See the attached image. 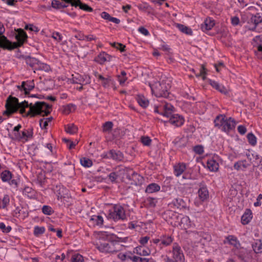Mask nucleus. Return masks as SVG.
Here are the masks:
<instances>
[{"label":"nucleus","instance_id":"nucleus-1","mask_svg":"<svg viewBox=\"0 0 262 262\" xmlns=\"http://www.w3.org/2000/svg\"><path fill=\"white\" fill-rule=\"evenodd\" d=\"M5 107L6 110L4 114L8 116L19 110L24 117H34L36 116H48L51 112V106L45 102L37 101L33 104L29 100H25L21 103L15 97L9 96L7 99Z\"/></svg>","mask_w":262,"mask_h":262},{"label":"nucleus","instance_id":"nucleus-2","mask_svg":"<svg viewBox=\"0 0 262 262\" xmlns=\"http://www.w3.org/2000/svg\"><path fill=\"white\" fill-rule=\"evenodd\" d=\"M173 107L170 104L161 101L159 104L155 105L154 111L164 117L169 118V122L176 126H180L183 124L184 118L178 114H172Z\"/></svg>","mask_w":262,"mask_h":262},{"label":"nucleus","instance_id":"nucleus-3","mask_svg":"<svg viewBox=\"0 0 262 262\" xmlns=\"http://www.w3.org/2000/svg\"><path fill=\"white\" fill-rule=\"evenodd\" d=\"M214 124L222 131L228 133L234 128L235 122L231 117L227 118L225 115H221L216 117Z\"/></svg>","mask_w":262,"mask_h":262},{"label":"nucleus","instance_id":"nucleus-4","mask_svg":"<svg viewBox=\"0 0 262 262\" xmlns=\"http://www.w3.org/2000/svg\"><path fill=\"white\" fill-rule=\"evenodd\" d=\"M152 93L157 97L167 98L169 96V90L170 85L165 81H157L150 84Z\"/></svg>","mask_w":262,"mask_h":262},{"label":"nucleus","instance_id":"nucleus-5","mask_svg":"<svg viewBox=\"0 0 262 262\" xmlns=\"http://www.w3.org/2000/svg\"><path fill=\"white\" fill-rule=\"evenodd\" d=\"M107 217L114 221H123L126 217L124 208L120 205H115L110 209Z\"/></svg>","mask_w":262,"mask_h":262},{"label":"nucleus","instance_id":"nucleus-6","mask_svg":"<svg viewBox=\"0 0 262 262\" xmlns=\"http://www.w3.org/2000/svg\"><path fill=\"white\" fill-rule=\"evenodd\" d=\"M125 169L127 172L126 178L128 180L133 181L136 185H141L143 183L144 181L143 177L138 173L133 171L132 169L126 167Z\"/></svg>","mask_w":262,"mask_h":262},{"label":"nucleus","instance_id":"nucleus-7","mask_svg":"<svg viewBox=\"0 0 262 262\" xmlns=\"http://www.w3.org/2000/svg\"><path fill=\"white\" fill-rule=\"evenodd\" d=\"M70 81L73 83L79 84L80 85H84L90 83L91 82L90 77L87 75H81L78 73L73 74Z\"/></svg>","mask_w":262,"mask_h":262},{"label":"nucleus","instance_id":"nucleus-8","mask_svg":"<svg viewBox=\"0 0 262 262\" xmlns=\"http://www.w3.org/2000/svg\"><path fill=\"white\" fill-rule=\"evenodd\" d=\"M172 258L177 262H184V255L181 247L178 243H174L172 246Z\"/></svg>","mask_w":262,"mask_h":262},{"label":"nucleus","instance_id":"nucleus-9","mask_svg":"<svg viewBox=\"0 0 262 262\" xmlns=\"http://www.w3.org/2000/svg\"><path fill=\"white\" fill-rule=\"evenodd\" d=\"M15 38L17 40V42L14 43L13 46L12 45V47H13L12 49L21 46L27 40L28 36L24 30L21 29H18Z\"/></svg>","mask_w":262,"mask_h":262},{"label":"nucleus","instance_id":"nucleus-10","mask_svg":"<svg viewBox=\"0 0 262 262\" xmlns=\"http://www.w3.org/2000/svg\"><path fill=\"white\" fill-rule=\"evenodd\" d=\"M35 85L33 80L32 81H23L21 83L20 86H18V88L20 89V87L23 89V90L25 92V94L26 95H28V99H30L31 98H36V95H30L29 94V92L33 90L34 88Z\"/></svg>","mask_w":262,"mask_h":262},{"label":"nucleus","instance_id":"nucleus-11","mask_svg":"<svg viewBox=\"0 0 262 262\" xmlns=\"http://www.w3.org/2000/svg\"><path fill=\"white\" fill-rule=\"evenodd\" d=\"M33 137V132L32 129H24L19 133H16L15 137H12V139L18 141H27L29 139Z\"/></svg>","mask_w":262,"mask_h":262},{"label":"nucleus","instance_id":"nucleus-12","mask_svg":"<svg viewBox=\"0 0 262 262\" xmlns=\"http://www.w3.org/2000/svg\"><path fill=\"white\" fill-rule=\"evenodd\" d=\"M200 188L198 190V195L202 201L206 200L209 198V192L206 185L203 182L199 185Z\"/></svg>","mask_w":262,"mask_h":262},{"label":"nucleus","instance_id":"nucleus-13","mask_svg":"<svg viewBox=\"0 0 262 262\" xmlns=\"http://www.w3.org/2000/svg\"><path fill=\"white\" fill-rule=\"evenodd\" d=\"M224 244H228L233 246V249H238L241 244L237 238L234 235H230L226 237L224 241Z\"/></svg>","mask_w":262,"mask_h":262},{"label":"nucleus","instance_id":"nucleus-14","mask_svg":"<svg viewBox=\"0 0 262 262\" xmlns=\"http://www.w3.org/2000/svg\"><path fill=\"white\" fill-rule=\"evenodd\" d=\"M162 217L166 221L172 220L177 222V220H179L180 215L176 212L168 210L162 214Z\"/></svg>","mask_w":262,"mask_h":262},{"label":"nucleus","instance_id":"nucleus-15","mask_svg":"<svg viewBox=\"0 0 262 262\" xmlns=\"http://www.w3.org/2000/svg\"><path fill=\"white\" fill-rule=\"evenodd\" d=\"M160 240L161 243L159 246L162 248L163 246L167 247L171 245L173 241V238L170 235L162 234L160 236Z\"/></svg>","mask_w":262,"mask_h":262},{"label":"nucleus","instance_id":"nucleus-16","mask_svg":"<svg viewBox=\"0 0 262 262\" xmlns=\"http://www.w3.org/2000/svg\"><path fill=\"white\" fill-rule=\"evenodd\" d=\"M107 157L116 161H121L123 159V155L120 151L111 150L107 154Z\"/></svg>","mask_w":262,"mask_h":262},{"label":"nucleus","instance_id":"nucleus-17","mask_svg":"<svg viewBox=\"0 0 262 262\" xmlns=\"http://www.w3.org/2000/svg\"><path fill=\"white\" fill-rule=\"evenodd\" d=\"M71 5L75 7L78 6L81 10L88 12H92L93 11L92 8L88 6L87 4L82 3L80 0H73Z\"/></svg>","mask_w":262,"mask_h":262},{"label":"nucleus","instance_id":"nucleus-18","mask_svg":"<svg viewBox=\"0 0 262 262\" xmlns=\"http://www.w3.org/2000/svg\"><path fill=\"white\" fill-rule=\"evenodd\" d=\"M111 59V56L104 52L100 53L96 58L95 60L99 63L102 64L106 61H109Z\"/></svg>","mask_w":262,"mask_h":262},{"label":"nucleus","instance_id":"nucleus-19","mask_svg":"<svg viewBox=\"0 0 262 262\" xmlns=\"http://www.w3.org/2000/svg\"><path fill=\"white\" fill-rule=\"evenodd\" d=\"M174 173L176 177H179L185 170L186 167L184 163H179L173 166Z\"/></svg>","mask_w":262,"mask_h":262},{"label":"nucleus","instance_id":"nucleus-20","mask_svg":"<svg viewBox=\"0 0 262 262\" xmlns=\"http://www.w3.org/2000/svg\"><path fill=\"white\" fill-rule=\"evenodd\" d=\"M207 166L209 169L212 171H217L219 167V163L216 162L214 157L208 160Z\"/></svg>","mask_w":262,"mask_h":262},{"label":"nucleus","instance_id":"nucleus-21","mask_svg":"<svg viewBox=\"0 0 262 262\" xmlns=\"http://www.w3.org/2000/svg\"><path fill=\"white\" fill-rule=\"evenodd\" d=\"M0 47L5 49L12 50L11 42L5 36L0 37Z\"/></svg>","mask_w":262,"mask_h":262},{"label":"nucleus","instance_id":"nucleus-22","mask_svg":"<svg viewBox=\"0 0 262 262\" xmlns=\"http://www.w3.org/2000/svg\"><path fill=\"white\" fill-rule=\"evenodd\" d=\"M111 245H113L112 243L109 244L107 242H103L98 245V249L102 252H113V250L111 247Z\"/></svg>","mask_w":262,"mask_h":262},{"label":"nucleus","instance_id":"nucleus-23","mask_svg":"<svg viewBox=\"0 0 262 262\" xmlns=\"http://www.w3.org/2000/svg\"><path fill=\"white\" fill-rule=\"evenodd\" d=\"M209 84L214 89L220 92L221 93L226 94L227 93V90L224 85L219 84L217 82L210 79Z\"/></svg>","mask_w":262,"mask_h":262},{"label":"nucleus","instance_id":"nucleus-24","mask_svg":"<svg viewBox=\"0 0 262 262\" xmlns=\"http://www.w3.org/2000/svg\"><path fill=\"white\" fill-rule=\"evenodd\" d=\"M252 248L256 254L262 253V239H257L252 244Z\"/></svg>","mask_w":262,"mask_h":262},{"label":"nucleus","instance_id":"nucleus-25","mask_svg":"<svg viewBox=\"0 0 262 262\" xmlns=\"http://www.w3.org/2000/svg\"><path fill=\"white\" fill-rule=\"evenodd\" d=\"M215 23L213 20L209 18H207L204 24L202 25L201 29L203 31H208L211 30L214 26Z\"/></svg>","mask_w":262,"mask_h":262},{"label":"nucleus","instance_id":"nucleus-26","mask_svg":"<svg viewBox=\"0 0 262 262\" xmlns=\"http://www.w3.org/2000/svg\"><path fill=\"white\" fill-rule=\"evenodd\" d=\"M252 219V212L250 209H247L241 217V222L243 225L248 224Z\"/></svg>","mask_w":262,"mask_h":262},{"label":"nucleus","instance_id":"nucleus-27","mask_svg":"<svg viewBox=\"0 0 262 262\" xmlns=\"http://www.w3.org/2000/svg\"><path fill=\"white\" fill-rule=\"evenodd\" d=\"M160 190V186L158 184L152 183L148 185L145 189V192L148 193H152L156 192Z\"/></svg>","mask_w":262,"mask_h":262},{"label":"nucleus","instance_id":"nucleus-28","mask_svg":"<svg viewBox=\"0 0 262 262\" xmlns=\"http://www.w3.org/2000/svg\"><path fill=\"white\" fill-rule=\"evenodd\" d=\"M234 254L236 255L241 260H244L246 257V249L242 246H240L238 249H233L232 250Z\"/></svg>","mask_w":262,"mask_h":262},{"label":"nucleus","instance_id":"nucleus-29","mask_svg":"<svg viewBox=\"0 0 262 262\" xmlns=\"http://www.w3.org/2000/svg\"><path fill=\"white\" fill-rule=\"evenodd\" d=\"M99 79L102 81L101 84L104 88H108L110 83H113V79L112 77L107 75L106 77L99 76Z\"/></svg>","mask_w":262,"mask_h":262},{"label":"nucleus","instance_id":"nucleus-30","mask_svg":"<svg viewBox=\"0 0 262 262\" xmlns=\"http://www.w3.org/2000/svg\"><path fill=\"white\" fill-rule=\"evenodd\" d=\"M251 21L254 24V27L251 29V30L254 31L256 29V28L262 21V17L258 14H257L252 16Z\"/></svg>","mask_w":262,"mask_h":262},{"label":"nucleus","instance_id":"nucleus-31","mask_svg":"<svg viewBox=\"0 0 262 262\" xmlns=\"http://www.w3.org/2000/svg\"><path fill=\"white\" fill-rule=\"evenodd\" d=\"M137 101L139 104L143 108H146L149 104L148 100L143 95H138Z\"/></svg>","mask_w":262,"mask_h":262},{"label":"nucleus","instance_id":"nucleus-32","mask_svg":"<svg viewBox=\"0 0 262 262\" xmlns=\"http://www.w3.org/2000/svg\"><path fill=\"white\" fill-rule=\"evenodd\" d=\"M137 7L140 10L147 12L148 14H150L153 10V8L146 3L140 4L137 5Z\"/></svg>","mask_w":262,"mask_h":262},{"label":"nucleus","instance_id":"nucleus-33","mask_svg":"<svg viewBox=\"0 0 262 262\" xmlns=\"http://www.w3.org/2000/svg\"><path fill=\"white\" fill-rule=\"evenodd\" d=\"M176 27L182 32H183L187 35H191L192 34V30L190 28H189L186 26H184V25L180 24H177Z\"/></svg>","mask_w":262,"mask_h":262},{"label":"nucleus","instance_id":"nucleus-34","mask_svg":"<svg viewBox=\"0 0 262 262\" xmlns=\"http://www.w3.org/2000/svg\"><path fill=\"white\" fill-rule=\"evenodd\" d=\"M25 61L28 65L32 68L34 67L36 64L38 65L39 62L37 59L30 56L26 57L25 58Z\"/></svg>","mask_w":262,"mask_h":262},{"label":"nucleus","instance_id":"nucleus-35","mask_svg":"<svg viewBox=\"0 0 262 262\" xmlns=\"http://www.w3.org/2000/svg\"><path fill=\"white\" fill-rule=\"evenodd\" d=\"M171 205L176 206L177 208H181L185 207L186 204L182 199L176 198L173 200Z\"/></svg>","mask_w":262,"mask_h":262},{"label":"nucleus","instance_id":"nucleus-36","mask_svg":"<svg viewBox=\"0 0 262 262\" xmlns=\"http://www.w3.org/2000/svg\"><path fill=\"white\" fill-rule=\"evenodd\" d=\"M179 224L181 225H183V227L185 228H189L190 226V221L188 216H183L181 218L180 222H179Z\"/></svg>","mask_w":262,"mask_h":262},{"label":"nucleus","instance_id":"nucleus-37","mask_svg":"<svg viewBox=\"0 0 262 262\" xmlns=\"http://www.w3.org/2000/svg\"><path fill=\"white\" fill-rule=\"evenodd\" d=\"M90 221L94 222V224L97 226H101L103 223V217L100 215H93L90 219Z\"/></svg>","mask_w":262,"mask_h":262},{"label":"nucleus","instance_id":"nucleus-38","mask_svg":"<svg viewBox=\"0 0 262 262\" xmlns=\"http://www.w3.org/2000/svg\"><path fill=\"white\" fill-rule=\"evenodd\" d=\"M157 200L156 198L148 197L145 201V205L148 207L154 208L156 206Z\"/></svg>","mask_w":262,"mask_h":262},{"label":"nucleus","instance_id":"nucleus-39","mask_svg":"<svg viewBox=\"0 0 262 262\" xmlns=\"http://www.w3.org/2000/svg\"><path fill=\"white\" fill-rule=\"evenodd\" d=\"M65 129L67 133L74 134L77 133L78 128L74 124H70L65 126Z\"/></svg>","mask_w":262,"mask_h":262},{"label":"nucleus","instance_id":"nucleus-40","mask_svg":"<svg viewBox=\"0 0 262 262\" xmlns=\"http://www.w3.org/2000/svg\"><path fill=\"white\" fill-rule=\"evenodd\" d=\"M66 3L65 2L63 3L57 0H53L52 2V6L56 9L66 8L68 6Z\"/></svg>","mask_w":262,"mask_h":262},{"label":"nucleus","instance_id":"nucleus-41","mask_svg":"<svg viewBox=\"0 0 262 262\" xmlns=\"http://www.w3.org/2000/svg\"><path fill=\"white\" fill-rule=\"evenodd\" d=\"M119 174L118 171H113L108 175V180L113 183H117Z\"/></svg>","mask_w":262,"mask_h":262},{"label":"nucleus","instance_id":"nucleus-42","mask_svg":"<svg viewBox=\"0 0 262 262\" xmlns=\"http://www.w3.org/2000/svg\"><path fill=\"white\" fill-rule=\"evenodd\" d=\"M10 197L6 194L4 196L2 201H0V208H5L9 204Z\"/></svg>","mask_w":262,"mask_h":262},{"label":"nucleus","instance_id":"nucleus-43","mask_svg":"<svg viewBox=\"0 0 262 262\" xmlns=\"http://www.w3.org/2000/svg\"><path fill=\"white\" fill-rule=\"evenodd\" d=\"M11 178L12 174L9 170H5L1 173V179L3 182H7Z\"/></svg>","mask_w":262,"mask_h":262},{"label":"nucleus","instance_id":"nucleus-44","mask_svg":"<svg viewBox=\"0 0 262 262\" xmlns=\"http://www.w3.org/2000/svg\"><path fill=\"white\" fill-rule=\"evenodd\" d=\"M113 124L111 121H107L104 123L102 126V130L103 132H110L113 128Z\"/></svg>","mask_w":262,"mask_h":262},{"label":"nucleus","instance_id":"nucleus-45","mask_svg":"<svg viewBox=\"0 0 262 262\" xmlns=\"http://www.w3.org/2000/svg\"><path fill=\"white\" fill-rule=\"evenodd\" d=\"M80 161L81 164L85 167H90L93 164L90 159L85 157L81 158Z\"/></svg>","mask_w":262,"mask_h":262},{"label":"nucleus","instance_id":"nucleus-46","mask_svg":"<svg viewBox=\"0 0 262 262\" xmlns=\"http://www.w3.org/2000/svg\"><path fill=\"white\" fill-rule=\"evenodd\" d=\"M247 137L250 144L252 146L256 145V138L252 133L248 134Z\"/></svg>","mask_w":262,"mask_h":262},{"label":"nucleus","instance_id":"nucleus-47","mask_svg":"<svg viewBox=\"0 0 262 262\" xmlns=\"http://www.w3.org/2000/svg\"><path fill=\"white\" fill-rule=\"evenodd\" d=\"M42 211L46 215H51L54 212L52 208L50 206L47 205L43 206L42 208Z\"/></svg>","mask_w":262,"mask_h":262},{"label":"nucleus","instance_id":"nucleus-48","mask_svg":"<svg viewBox=\"0 0 262 262\" xmlns=\"http://www.w3.org/2000/svg\"><path fill=\"white\" fill-rule=\"evenodd\" d=\"M75 109V105L72 104H69L64 107L63 112L64 114H68Z\"/></svg>","mask_w":262,"mask_h":262},{"label":"nucleus","instance_id":"nucleus-49","mask_svg":"<svg viewBox=\"0 0 262 262\" xmlns=\"http://www.w3.org/2000/svg\"><path fill=\"white\" fill-rule=\"evenodd\" d=\"M45 231V228L43 227L36 226L34 228V234L35 236L43 234Z\"/></svg>","mask_w":262,"mask_h":262},{"label":"nucleus","instance_id":"nucleus-50","mask_svg":"<svg viewBox=\"0 0 262 262\" xmlns=\"http://www.w3.org/2000/svg\"><path fill=\"white\" fill-rule=\"evenodd\" d=\"M38 69L41 70H43L46 72H49L51 70V68L49 65L44 63L41 62H39V64L38 65Z\"/></svg>","mask_w":262,"mask_h":262},{"label":"nucleus","instance_id":"nucleus-51","mask_svg":"<svg viewBox=\"0 0 262 262\" xmlns=\"http://www.w3.org/2000/svg\"><path fill=\"white\" fill-rule=\"evenodd\" d=\"M143 144L145 146H149L151 144V140L148 136H143L141 138Z\"/></svg>","mask_w":262,"mask_h":262},{"label":"nucleus","instance_id":"nucleus-52","mask_svg":"<svg viewBox=\"0 0 262 262\" xmlns=\"http://www.w3.org/2000/svg\"><path fill=\"white\" fill-rule=\"evenodd\" d=\"M193 151L197 154L202 155L204 152V148L202 145H196L193 147Z\"/></svg>","mask_w":262,"mask_h":262},{"label":"nucleus","instance_id":"nucleus-53","mask_svg":"<svg viewBox=\"0 0 262 262\" xmlns=\"http://www.w3.org/2000/svg\"><path fill=\"white\" fill-rule=\"evenodd\" d=\"M0 229L4 233H9L11 230V227L9 226L6 227L4 223H1Z\"/></svg>","mask_w":262,"mask_h":262},{"label":"nucleus","instance_id":"nucleus-54","mask_svg":"<svg viewBox=\"0 0 262 262\" xmlns=\"http://www.w3.org/2000/svg\"><path fill=\"white\" fill-rule=\"evenodd\" d=\"M72 261V262H83V258L82 255L77 254L73 255Z\"/></svg>","mask_w":262,"mask_h":262},{"label":"nucleus","instance_id":"nucleus-55","mask_svg":"<svg viewBox=\"0 0 262 262\" xmlns=\"http://www.w3.org/2000/svg\"><path fill=\"white\" fill-rule=\"evenodd\" d=\"M39 125L41 129H46L48 125V121L45 120V118L41 119L39 120Z\"/></svg>","mask_w":262,"mask_h":262},{"label":"nucleus","instance_id":"nucleus-56","mask_svg":"<svg viewBox=\"0 0 262 262\" xmlns=\"http://www.w3.org/2000/svg\"><path fill=\"white\" fill-rule=\"evenodd\" d=\"M111 45L112 47H113L115 48H118V47L117 46H120V47L121 48L122 47L123 48L120 49V50L121 52H123L124 51V48H125V46L123 45V44H122L121 43L113 42V43H111Z\"/></svg>","mask_w":262,"mask_h":262},{"label":"nucleus","instance_id":"nucleus-57","mask_svg":"<svg viewBox=\"0 0 262 262\" xmlns=\"http://www.w3.org/2000/svg\"><path fill=\"white\" fill-rule=\"evenodd\" d=\"M52 37L58 41H60L62 40V36L59 32H55L52 34Z\"/></svg>","mask_w":262,"mask_h":262},{"label":"nucleus","instance_id":"nucleus-58","mask_svg":"<svg viewBox=\"0 0 262 262\" xmlns=\"http://www.w3.org/2000/svg\"><path fill=\"white\" fill-rule=\"evenodd\" d=\"M205 74H206V69L203 65H202L201 69H200V73L198 75H196V76H202L203 79L204 80L205 79Z\"/></svg>","mask_w":262,"mask_h":262},{"label":"nucleus","instance_id":"nucleus-59","mask_svg":"<svg viewBox=\"0 0 262 262\" xmlns=\"http://www.w3.org/2000/svg\"><path fill=\"white\" fill-rule=\"evenodd\" d=\"M149 238V237L147 236L142 237L140 238L139 242L142 245L144 246L147 243Z\"/></svg>","mask_w":262,"mask_h":262},{"label":"nucleus","instance_id":"nucleus-60","mask_svg":"<svg viewBox=\"0 0 262 262\" xmlns=\"http://www.w3.org/2000/svg\"><path fill=\"white\" fill-rule=\"evenodd\" d=\"M231 24L233 26H237L239 23V19L237 16H234L231 17Z\"/></svg>","mask_w":262,"mask_h":262},{"label":"nucleus","instance_id":"nucleus-61","mask_svg":"<svg viewBox=\"0 0 262 262\" xmlns=\"http://www.w3.org/2000/svg\"><path fill=\"white\" fill-rule=\"evenodd\" d=\"M138 31L141 34H142L145 36H147L149 34L148 31L143 27H141L139 28Z\"/></svg>","mask_w":262,"mask_h":262},{"label":"nucleus","instance_id":"nucleus-62","mask_svg":"<svg viewBox=\"0 0 262 262\" xmlns=\"http://www.w3.org/2000/svg\"><path fill=\"white\" fill-rule=\"evenodd\" d=\"M237 130L241 135H244L247 132V129L243 125H239L237 127Z\"/></svg>","mask_w":262,"mask_h":262},{"label":"nucleus","instance_id":"nucleus-63","mask_svg":"<svg viewBox=\"0 0 262 262\" xmlns=\"http://www.w3.org/2000/svg\"><path fill=\"white\" fill-rule=\"evenodd\" d=\"M21 128V125L20 124H18L17 126H15L13 129V136L15 137V135H16V133H19L20 132L19 131L20 129Z\"/></svg>","mask_w":262,"mask_h":262},{"label":"nucleus","instance_id":"nucleus-64","mask_svg":"<svg viewBox=\"0 0 262 262\" xmlns=\"http://www.w3.org/2000/svg\"><path fill=\"white\" fill-rule=\"evenodd\" d=\"M128 255H127L125 253H120L118 254L117 257L120 259L122 261L125 260L126 259H128L127 257Z\"/></svg>","mask_w":262,"mask_h":262}]
</instances>
